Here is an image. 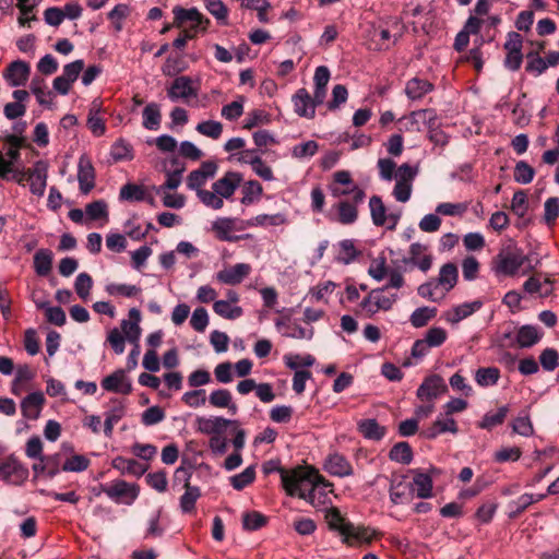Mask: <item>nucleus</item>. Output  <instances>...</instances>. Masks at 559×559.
I'll return each instance as SVG.
<instances>
[{
    "label": "nucleus",
    "instance_id": "nucleus-30",
    "mask_svg": "<svg viewBox=\"0 0 559 559\" xmlns=\"http://www.w3.org/2000/svg\"><path fill=\"white\" fill-rule=\"evenodd\" d=\"M114 406L105 413L104 433L107 437L112 435L114 426L123 417L124 405L121 401L112 399Z\"/></svg>",
    "mask_w": 559,
    "mask_h": 559
},
{
    "label": "nucleus",
    "instance_id": "nucleus-56",
    "mask_svg": "<svg viewBox=\"0 0 559 559\" xmlns=\"http://www.w3.org/2000/svg\"><path fill=\"white\" fill-rule=\"evenodd\" d=\"M200 201L207 207L213 210H221L224 206V200L216 193L213 189L210 190H199L197 193Z\"/></svg>",
    "mask_w": 559,
    "mask_h": 559
},
{
    "label": "nucleus",
    "instance_id": "nucleus-29",
    "mask_svg": "<svg viewBox=\"0 0 559 559\" xmlns=\"http://www.w3.org/2000/svg\"><path fill=\"white\" fill-rule=\"evenodd\" d=\"M357 429L366 439L374 441L381 440L386 432L385 427L380 426L373 418L360 420Z\"/></svg>",
    "mask_w": 559,
    "mask_h": 559
},
{
    "label": "nucleus",
    "instance_id": "nucleus-57",
    "mask_svg": "<svg viewBox=\"0 0 559 559\" xmlns=\"http://www.w3.org/2000/svg\"><path fill=\"white\" fill-rule=\"evenodd\" d=\"M85 213L90 219L96 221L99 218L108 219V207L104 200H97L88 203L85 206Z\"/></svg>",
    "mask_w": 559,
    "mask_h": 559
},
{
    "label": "nucleus",
    "instance_id": "nucleus-33",
    "mask_svg": "<svg viewBox=\"0 0 559 559\" xmlns=\"http://www.w3.org/2000/svg\"><path fill=\"white\" fill-rule=\"evenodd\" d=\"M162 122L160 107L156 103H150L143 109V127L147 130L156 131Z\"/></svg>",
    "mask_w": 559,
    "mask_h": 559
},
{
    "label": "nucleus",
    "instance_id": "nucleus-47",
    "mask_svg": "<svg viewBox=\"0 0 559 559\" xmlns=\"http://www.w3.org/2000/svg\"><path fill=\"white\" fill-rule=\"evenodd\" d=\"M243 197L241 198V203L245 205H249L259 200L261 194L263 193V188L261 183L257 180H250L245 183L242 188Z\"/></svg>",
    "mask_w": 559,
    "mask_h": 559
},
{
    "label": "nucleus",
    "instance_id": "nucleus-54",
    "mask_svg": "<svg viewBox=\"0 0 559 559\" xmlns=\"http://www.w3.org/2000/svg\"><path fill=\"white\" fill-rule=\"evenodd\" d=\"M119 198L126 201H144V189L135 183H127L120 189Z\"/></svg>",
    "mask_w": 559,
    "mask_h": 559
},
{
    "label": "nucleus",
    "instance_id": "nucleus-20",
    "mask_svg": "<svg viewBox=\"0 0 559 559\" xmlns=\"http://www.w3.org/2000/svg\"><path fill=\"white\" fill-rule=\"evenodd\" d=\"M324 468L329 474L337 477L352 476L354 473L348 460L338 453L328 456L324 463Z\"/></svg>",
    "mask_w": 559,
    "mask_h": 559
},
{
    "label": "nucleus",
    "instance_id": "nucleus-26",
    "mask_svg": "<svg viewBox=\"0 0 559 559\" xmlns=\"http://www.w3.org/2000/svg\"><path fill=\"white\" fill-rule=\"evenodd\" d=\"M433 90V84L420 78H413L407 81L405 94L412 100L421 99L425 95Z\"/></svg>",
    "mask_w": 559,
    "mask_h": 559
},
{
    "label": "nucleus",
    "instance_id": "nucleus-43",
    "mask_svg": "<svg viewBox=\"0 0 559 559\" xmlns=\"http://www.w3.org/2000/svg\"><path fill=\"white\" fill-rule=\"evenodd\" d=\"M389 457L402 464H409L413 460L412 448L407 442H399L390 450Z\"/></svg>",
    "mask_w": 559,
    "mask_h": 559
},
{
    "label": "nucleus",
    "instance_id": "nucleus-49",
    "mask_svg": "<svg viewBox=\"0 0 559 559\" xmlns=\"http://www.w3.org/2000/svg\"><path fill=\"white\" fill-rule=\"evenodd\" d=\"M511 427L513 432L520 436L531 437L534 435V427L527 413L515 417Z\"/></svg>",
    "mask_w": 559,
    "mask_h": 559
},
{
    "label": "nucleus",
    "instance_id": "nucleus-63",
    "mask_svg": "<svg viewBox=\"0 0 559 559\" xmlns=\"http://www.w3.org/2000/svg\"><path fill=\"white\" fill-rule=\"evenodd\" d=\"M270 122V115L261 109H255L248 114L243 121L245 129H253L260 124H266Z\"/></svg>",
    "mask_w": 559,
    "mask_h": 559
},
{
    "label": "nucleus",
    "instance_id": "nucleus-28",
    "mask_svg": "<svg viewBox=\"0 0 559 559\" xmlns=\"http://www.w3.org/2000/svg\"><path fill=\"white\" fill-rule=\"evenodd\" d=\"M112 467L120 471L122 474H130L135 477H141L147 469L146 465L139 463L136 460L121 456L112 461Z\"/></svg>",
    "mask_w": 559,
    "mask_h": 559
},
{
    "label": "nucleus",
    "instance_id": "nucleus-52",
    "mask_svg": "<svg viewBox=\"0 0 559 559\" xmlns=\"http://www.w3.org/2000/svg\"><path fill=\"white\" fill-rule=\"evenodd\" d=\"M267 523V518L258 511L247 512L242 516V526L247 531H257Z\"/></svg>",
    "mask_w": 559,
    "mask_h": 559
},
{
    "label": "nucleus",
    "instance_id": "nucleus-13",
    "mask_svg": "<svg viewBox=\"0 0 559 559\" xmlns=\"http://www.w3.org/2000/svg\"><path fill=\"white\" fill-rule=\"evenodd\" d=\"M175 15V25L177 27H181L185 23L191 22L192 28L201 27L202 29H206L210 21L205 19L198 9H183L181 7L174 8Z\"/></svg>",
    "mask_w": 559,
    "mask_h": 559
},
{
    "label": "nucleus",
    "instance_id": "nucleus-23",
    "mask_svg": "<svg viewBox=\"0 0 559 559\" xmlns=\"http://www.w3.org/2000/svg\"><path fill=\"white\" fill-rule=\"evenodd\" d=\"M360 203H356L354 199L352 201L349 200H342L338 203H336L333 207L337 211V218L336 221L342 225H352L354 224L358 218V210L357 206Z\"/></svg>",
    "mask_w": 559,
    "mask_h": 559
},
{
    "label": "nucleus",
    "instance_id": "nucleus-12",
    "mask_svg": "<svg viewBox=\"0 0 559 559\" xmlns=\"http://www.w3.org/2000/svg\"><path fill=\"white\" fill-rule=\"evenodd\" d=\"M195 423L198 431L211 436L222 435L227 427L237 426V420L226 419L224 417H198Z\"/></svg>",
    "mask_w": 559,
    "mask_h": 559
},
{
    "label": "nucleus",
    "instance_id": "nucleus-5",
    "mask_svg": "<svg viewBox=\"0 0 559 559\" xmlns=\"http://www.w3.org/2000/svg\"><path fill=\"white\" fill-rule=\"evenodd\" d=\"M385 290L386 289L383 287L372 289L368 296L362 299L360 308L367 317H372L379 310L388 311L392 309L399 296L397 294L386 295L384 294Z\"/></svg>",
    "mask_w": 559,
    "mask_h": 559
},
{
    "label": "nucleus",
    "instance_id": "nucleus-9",
    "mask_svg": "<svg viewBox=\"0 0 559 559\" xmlns=\"http://www.w3.org/2000/svg\"><path fill=\"white\" fill-rule=\"evenodd\" d=\"M105 391L128 395L132 392V383L123 369H118L105 377L102 382Z\"/></svg>",
    "mask_w": 559,
    "mask_h": 559
},
{
    "label": "nucleus",
    "instance_id": "nucleus-60",
    "mask_svg": "<svg viewBox=\"0 0 559 559\" xmlns=\"http://www.w3.org/2000/svg\"><path fill=\"white\" fill-rule=\"evenodd\" d=\"M358 255V251L356 250L353 240L345 239L340 242V253L337 255V261L349 264L353 262Z\"/></svg>",
    "mask_w": 559,
    "mask_h": 559
},
{
    "label": "nucleus",
    "instance_id": "nucleus-48",
    "mask_svg": "<svg viewBox=\"0 0 559 559\" xmlns=\"http://www.w3.org/2000/svg\"><path fill=\"white\" fill-rule=\"evenodd\" d=\"M550 285L551 282L548 278H546L545 282L542 283L535 276H532L527 281H525L523 288L528 294L539 293L540 296H548L552 292Z\"/></svg>",
    "mask_w": 559,
    "mask_h": 559
},
{
    "label": "nucleus",
    "instance_id": "nucleus-38",
    "mask_svg": "<svg viewBox=\"0 0 559 559\" xmlns=\"http://www.w3.org/2000/svg\"><path fill=\"white\" fill-rule=\"evenodd\" d=\"M369 209L372 223L376 226H383L386 223V207L382 199L378 195H372L369 199Z\"/></svg>",
    "mask_w": 559,
    "mask_h": 559
},
{
    "label": "nucleus",
    "instance_id": "nucleus-58",
    "mask_svg": "<svg viewBox=\"0 0 559 559\" xmlns=\"http://www.w3.org/2000/svg\"><path fill=\"white\" fill-rule=\"evenodd\" d=\"M207 11L223 25L227 24L228 9L221 0H205Z\"/></svg>",
    "mask_w": 559,
    "mask_h": 559
},
{
    "label": "nucleus",
    "instance_id": "nucleus-31",
    "mask_svg": "<svg viewBox=\"0 0 559 559\" xmlns=\"http://www.w3.org/2000/svg\"><path fill=\"white\" fill-rule=\"evenodd\" d=\"M390 499L394 504L408 503L413 499L409 484L402 480H392L390 486Z\"/></svg>",
    "mask_w": 559,
    "mask_h": 559
},
{
    "label": "nucleus",
    "instance_id": "nucleus-2",
    "mask_svg": "<svg viewBox=\"0 0 559 559\" xmlns=\"http://www.w3.org/2000/svg\"><path fill=\"white\" fill-rule=\"evenodd\" d=\"M459 271L454 263H445L440 267L438 277L432 278L418 287V295L430 301L439 302L454 288L457 283Z\"/></svg>",
    "mask_w": 559,
    "mask_h": 559
},
{
    "label": "nucleus",
    "instance_id": "nucleus-53",
    "mask_svg": "<svg viewBox=\"0 0 559 559\" xmlns=\"http://www.w3.org/2000/svg\"><path fill=\"white\" fill-rule=\"evenodd\" d=\"M195 130L205 136L217 140L223 132V124L215 120H206L197 124Z\"/></svg>",
    "mask_w": 559,
    "mask_h": 559
},
{
    "label": "nucleus",
    "instance_id": "nucleus-55",
    "mask_svg": "<svg viewBox=\"0 0 559 559\" xmlns=\"http://www.w3.org/2000/svg\"><path fill=\"white\" fill-rule=\"evenodd\" d=\"M255 478L254 466H248L240 474L230 477V484L236 490H242L245 487L250 485Z\"/></svg>",
    "mask_w": 559,
    "mask_h": 559
},
{
    "label": "nucleus",
    "instance_id": "nucleus-4",
    "mask_svg": "<svg viewBox=\"0 0 559 559\" xmlns=\"http://www.w3.org/2000/svg\"><path fill=\"white\" fill-rule=\"evenodd\" d=\"M526 261L523 251L516 247L502 249L492 260V271L497 275L513 276Z\"/></svg>",
    "mask_w": 559,
    "mask_h": 559
},
{
    "label": "nucleus",
    "instance_id": "nucleus-18",
    "mask_svg": "<svg viewBox=\"0 0 559 559\" xmlns=\"http://www.w3.org/2000/svg\"><path fill=\"white\" fill-rule=\"evenodd\" d=\"M293 104L295 112L299 117H305L308 119H312L316 116V105L311 99L309 92L306 88H299L293 95Z\"/></svg>",
    "mask_w": 559,
    "mask_h": 559
},
{
    "label": "nucleus",
    "instance_id": "nucleus-41",
    "mask_svg": "<svg viewBox=\"0 0 559 559\" xmlns=\"http://www.w3.org/2000/svg\"><path fill=\"white\" fill-rule=\"evenodd\" d=\"M509 413L508 406H501L496 413H486L483 419L478 423V427L481 429L490 430L496 426L501 425Z\"/></svg>",
    "mask_w": 559,
    "mask_h": 559
},
{
    "label": "nucleus",
    "instance_id": "nucleus-14",
    "mask_svg": "<svg viewBox=\"0 0 559 559\" xmlns=\"http://www.w3.org/2000/svg\"><path fill=\"white\" fill-rule=\"evenodd\" d=\"M242 181V176L236 171H227L212 185V189L224 199H230Z\"/></svg>",
    "mask_w": 559,
    "mask_h": 559
},
{
    "label": "nucleus",
    "instance_id": "nucleus-17",
    "mask_svg": "<svg viewBox=\"0 0 559 559\" xmlns=\"http://www.w3.org/2000/svg\"><path fill=\"white\" fill-rule=\"evenodd\" d=\"M141 312L136 308H132L129 310V319H124L121 321V333H123L124 338L129 343H138L141 337Z\"/></svg>",
    "mask_w": 559,
    "mask_h": 559
},
{
    "label": "nucleus",
    "instance_id": "nucleus-37",
    "mask_svg": "<svg viewBox=\"0 0 559 559\" xmlns=\"http://www.w3.org/2000/svg\"><path fill=\"white\" fill-rule=\"evenodd\" d=\"M329 191L331 195L336 199L350 194L356 203H362L366 198L365 191L358 186L347 187V190H344L343 187L338 185L330 183Z\"/></svg>",
    "mask_w": 559,
    "mask_h": 559
},
{
    "label": "nucleus",
    "instance_id": "nucleus-7",
    "mask_svg": "<svg viewBox=\"0 0 559 559\" xmlns=\"http://www.w3.org/2000/svg\"><path fill=\"white\" fill-rule=\"evenodd\" d=\"M448 392L443 378L439 374H431L418 386L416 396L423 402H432Z\"/></svg>",
    "mask_w": 559,
    "mask_h": 559
},
{
    "label": "nucleus",
    "instance_id": "nucleus-35",
    "mask_svg": "<svg viewBox=\"0 0 559 559\" xmlns=\"http://www.w3.org/2000/svg\"><path fill=\"white\" fill-rule=\"evenodd\" d=\"M52 266V253L48 249H39L34 255V269L37 275L47 276Z\"/></svg>",
    "mask_w": 559,
    "mask_h": 559
},
{
    "label": "nucleus",
    "instance_id": "nucleus-11",
    "mask_svg": "<svg viewBox=\"0 0 559 559\" xmlns=\"http://www.w3.org/2000/svg\"><path fill=\"white\" fill-rule=\"evenodd\" d=\"M47 164L38 160L33 168L27 169V181H29V190L33 194L41 197L47 186Z\"/></svg>",
    "mask_w": 559,
    "mask_h": 559
},
{
    "label": "nucleus",
    "instance_id": "nucleus-22",
    "mask_svg": "<svg viewBox=\"0 0 559 559\" xmlns=\"http://www.w3.org/2000/svg\"><path fill=\"white\" fill-rule=\"evenodd\" d=\"M103 492L114 500H118L121 497H130L134 500L139 495V487L130 485L124 480H117L110 486L104 487Z\"/></svg>",
    "mask_w": 559,
    "mask_h": 559
},
{
    "label": "nucleus",
    "instance_id": "nucleus-51",
    "mask_svg": "<svg viewBox=\"0 0 559 559\" xmlns=\"http://www.w3.org/2000/svg\"><path fill=\"white\" fill-rule=\"evenodd\" d=\"M534 175V168L525 160H520L515 164L513 177L516 182L527 185L532 182Z\"/></svg>",
    "mask_w": 559,
    "mask_h": 559
},
{
    "label": "nucleus",
    "instance_id": "nucleus-21",
    "mask_svg": "<svg viewBox=\"0 0 559 559\" xmlns=\"http://www.w3.org/2000/svg\"><path fill=\"white\" fill-rule=\"evenodd\" d=\"M414 474L413 481L409 484L412 493L415 492L420 499L432 497L433 481L431 475L418 471H415Z\"/></svg>",
    "mask_w": 559,
    "mask_h": 559
},
{
    "label": "nucleus",
    "instance_id": "nucleus-39",
    "mask_svg": "<svg viewBox=\"0 0 559 559\" xmlns=\"http://www.w3.org/2000/svg\"><path fill=\"white\" fill-rule=\"evenodd\" d=\"M500 378V370L497 367H483L476 370L475 381L479 386L495 385Z\"/></svg>",
    "mask_w": 559,
    "mask_h": 559
},
{
    "label": "nucleus",
    "instance_id": "nucleus-16",
    "mask_svg": "<svg viewBox=\"0 0 559 559\" xmlns=\"http://www.w3.org/2000/svg\"><path fill=\"white\" fill-rule=\"evenodd\" d=\"M251 272V265L248 263H237L231 267L224 269L216 273V280L226 285L240 284Z\"/></svg>",
    "mask_w": 559,
    "mask_h": 559
},
{
    "label": "nucleus",
    "instance_id": "nucleus-25",
    "mask_svg": "<svg viewBox=\"0 0 559 559\" xmlns=\"http://www.w3.org/2000/svg\"><path fill=\"white\" fill-rule=\"evenodd\" d=\"M286 214H259L246 222L247 227H276L287 224Z\"/></svg>",
    "mask_w": 559,
    "mask_h": 559
},
{
    "label": "nucleus",
    "instance_id": "nucleus-40",
    "mask_svg": "<svg viewBox=\"0 0 559 559\" xmlns=\"http://www.w3.org/2000/svg\"><path fill=\"white\" fill-rule=\"evenodd\" d=\"M213 310L216 314L224 319L235 320L242 316L243 310L239 306H231L229 301L216 300L213 305Z\"/></svg>",
    "mask_w": 559,
    "mask_h": 559
},
{
    "label": "nucleus",
    "instance_id": "nucleus-64",
    "mask_svg": "<svg viewBox=\"0 0 559 559\" xmlns=\"http://www.w3.org/2000/svg\"><path fill=\"white\" fill-rule=\"evenodd\" d=\"M542 367L546 371H554L559 366V355L554 348H546L539 356Z\"/></svg>",
    "mask_w": 559,
    "mask_h": 559
},
{
    "label": "nucleus",
    "instance_id": "nucleus-24",
    "mask_svg": "<svg viewBox=\"0 0 559 559\" xmlns=\"http://www.w3.org/2000/svg\"><path fill=\"white\" fill-rule=\"evenodd\" d=\"M44 402L45 397L41 392H34L25 396L21 403L23 416L28 419H36L39 416Z\"/></svg>",
    "mask_w": 559,
    "mask_h": 559
},
{
    "label": "nucleus",
    "instance_id": "nucleus-19",
    "mask_svg": "<svg viewBox=\"0 0 559 559\" xmlns=\"http://www.w3.org/2000/svg\"><path fill=\"white\" fill-rule=\"evenodd\" d=\"M483 306L480 300H474L472 302H464L453 307L452 309L443 312V319L451 324H456L460 321L466 319L472 316L474 312L478 311Z\"/></svg>",
    "mask_w": 559,
    "mask_h": 559
},
{
    "label": "nucleus",
    "instance_id": "nucleus-27",
    "mask_svg": "<svg viewBox=\"0 0 559 559\" xmlns=\"http://www.w3.org/2000/svg\"><path fill=\"white\" fill-rule=\"evenodd\" d=\"M209 402L213 407L228 408L231 415H236L238 406L233 402L231 393L226 389H217L209 396Z\"/></svg>",
    "mask_w": 559,
    "mask_h": 559
},
{
    "label": "nucleus",
    "instance_id": "nucleus-62",
    "mask_svg": "<svg viewBox=\"0 0 559 559\" xmlns=\"http://www.w3.org/2000/svg\"><path fill=\"white\" fill-rule=\"evenodd\" d=\"M93 286V280L87 273H80L74 283V288L80 298L86 300Z\"/></svg>",
    "mask_w": 559,
    "mask_h": 559
},
{
    "label": "nucleus",
    "instance_id": "nucleus-36",
    "mask_svg": "<svg viewBox=\"0 0 559 559\" xmlns=\"http://www.w3.org/2000/svg\"><path fill=\"white\" fill-rule=\"evenodd\" d=\"M234 218L222 217L217 218L213 225L212 229L216 233V236L219 240L223 241H235L238 237L231 236L230 233L234 229Z\"/></svg>",
    "mask_w": 559,
    "mask_h": 559
},
{
    "label": "nucleus",
    "instance_id": "nucleus-8",
    "mask_svg": "<svg viewBox=\"0 0 559 559\" xmlns=\"http://www.w3.org/2000/svg\"><path fill=\"white\" fill-rule=\"evenodd\" d=\"M96 174L92 160L81 155L78 163V181L82 194H88L95 188Z\"/></svg>",
    "mask_w": 559,
    "mask_h": 559
},
{
    "label": "nucleus",
    "instance_id": "nucleus-61",
    "mask_svg": "<svg viewBox=\"0 0 559 559\" xmlns=\"http://www.w3.org/2000/svg\"><path fill=\"white\" fill-rule=\"evenodd\" d=\"M448 337V333L443 328L433 326L430 328L424 337L428 347H439L441 346Z\"/></svg>",
    "mask_w": 559,
    "mask_h": 559
},
{
    "label": "nucleus",
    "instance_id": "nucleus-42",
    "mask_svg": "<svg viewBox=\"0 0 559 559\" xmlns=\"http://www.w3.org/2000/svg\"><path fill=\"white\" fill-rule=\"evenodd\" d=\"M185 488V493L180 497V509L183 513H190L195 508L197 500L201 497V490L197 486L189 485Z\"/></svg>",
    "mask_w": 559,
    "mask_h": 559
},
{
    "label": "nucleus",
    "instance_id": "nucleus-6",
    "mask_svg": "<svg viewBox=\"0 0 559 559\" xmlns=\"http://www.w3.org/2000/svg\"><path fill=\"white\" fill-rule=\"evenodd\" d=\"M28 477V469L14 457L0 463V480L9 485H22Z\"/></svg>",
    "mask_w": 559,
    "mask_h": 559
},
{
    "label": "nucleus",
    "instance_id": "nucleus-50",
    "mask_svg": "<svg viewBox=\"0 0 559 559\" xmlns=\"http://www.w3.org/2000/svg\"><path fill=\"white\" fill-rule=\"evenodd\" d=\"M106 292L110 296H123V297H135L141 293V288L135 285L128 284H108L106 285Z\"/></svg>",
    "mask_w": 559,
    "mask_h": 559
},
{
    "label": "nucleus",
    "instance_id": "nucleus-15",
    "mask_svg": "<svg viewBox=\"0 0 559 559\" xmlns=\"http://www.w3.org/2000/svg\"><path fill=\"white\" fill-rule=\"evenodd\" d=\"M197 95L198 90L193 87L191 78L186 75L176 78L167 90V96L173 102L178 99H188L190 97H195Z\"/></svg>",
    "mask_w": 559,
    "mask_h": 559
},
{
    "label": "nucleus",
    "instance_id": "nucleus-46",
    "mask_svg": "<svg viewBox=\"0 0 559 559\" xmlns=\"http://www.w3.org/2000/svg\"><path fill=\"white\" fill-rule=\"evenodd\" d=\"M436 316L437 308L420 307L411 314L409 321L414 328H423Z\"/></svg>",
    "mask_w": 559,
    "mask_h": 559
},
{
    "label": "nucleus",
    "instance_id": "nucleus-45",
    "mask_svg": "<svg viewBox=\"0 0 559 559\" xmlns=\"http://www.w3.org/2000/svg\"><path fill=\"white\" fill-rule=\"evenodd\" d=\"M31 92L36 96L39 105L51 106V92L46 91V84L44 79L34 78L31 83Z\"/></svg>",
    "mask_w": 559,
    "mask_h": 559
},
{
    "label": "nucleus",
    "instance_id": "nucleus-44",
    "mask_svg": "<svg viewBox=\"0 0 559 559\" xmlns=\"http://www.w3.org/2000/svg\"><path fill=\"white\" fill-rule=\"evenodd\" d=\"M98 114L99 108L94 102L88 112L87 127L95 136H100L106 132L105 121Z\"/></svg>",
    "mask_w": 559,
    "mask_h": 559
},
{
    "label": "nucleus",
    "instance_id": "nucleus-32",
    "mask_svg": "<svg viewBox=\"0 0 559 559\" xmlns=\"http://www.w3.org/2000/svg\"><path fill=\"white\" fill-rule=\"evenodd\" d=\"M415 115H429L428 118V138L436 145L444 146L448 144V135L445 132L438 127H436V115L431 110H421L416 112Z\"/></svg>",
    "mask_w": 559,
    "mask_h": 559
},
{
    "label": "nucleus",
    "instance_id": "nucleus-10",
    "mask_svg": "<svg viewBox=\"0 0 559 559\" xmlns=\"http://www.w3.org/2000/svg\"><path fill=\"white\" fill-rule=\"evenodd\" d=\"M31 74V67L23 60L11 62L3 71V78L12 87L25 85Z\"/></svg>",
    "mask_w": 559,
    "mask_h": 559
},
{
    "label": "nucleus",
    "instance_id": "nucleus-1",
    "mask_svg": "<svg viewBox=\"0 0 559 559\" xmlns=\"http://www.w3.org/2000/svg\"><path fill=\"white\" fill-rule=\"evenodd\" d=\"M284 489L289 496H298L308 501L312 506L314 502L316 488L319 485L330 487L331 484L325 481L319 472L309 466H298L292 471L278 468Z\"/></svg>",
    "mask_w": 559,
    "mask_h": 559
},
{
    "label": "nucleus",
    "instance_id": "nucleus-59",
    "mask_svg": "<svg viewBox=\"0 0 559 559\" xmlns=\"http://www.w3.org/2000/svg\"><path fill=\"white\" fill-rule=\"evenodd\" d=\"M511 210L519 217H524L528 211V201L525 191L514 192L511 200Z\"/></svg>",
    "mask_w": 559,
    "mask_h": 559
},
{
    "label": "nucleus",
    "instance_id": "nucleus-34",
    "mask_svg": "<svg viewBox=\"0 0 559 559\" xmlns=\"http://www.w3.org/2000/svg\"><path fill=\"white\" fill-rule=\"evenodd\" d=\"M542 335L534 325H523L516 334V343L522 348L532 347L539 342Z\"/></svg>",
    "mask_w": 559,
    "mask_h": 559
},
{
    "label": "nucleus",
    "instance_id": "nucleus-3",
    "mask_svg": "<svg viewBox=\"0 0 559 559\" xmlns=\"http://www.w3.org/2000/svg\"><path fill=\"white\" fill-rule=\"evenodd\" d=\"M325 519L329 527L332 531L338 532L343 537V542L349 546L371 540L372 534L368 528L355 526L346 521L336 508L329 509Z\"/></svg>",
    "mask_w": 559,
    "mask_h": 559
}]
</instances>
